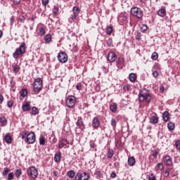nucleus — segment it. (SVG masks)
Wrapping results in <instances>:
<instances>
[{
    "label": "nucleus",
    "instance_id": "1a4fd4ad",
    "mask_svg": "<svg viewBox=\"0 0 180 180\" xmlns=\"http://www.w3.org/2000/svg\"><path fill=\"white\" fill-rule=\"evenodd\" d=\"M58 60L61 63H65L68 60V56L64 51L60 52L58 54Z\"/></svg>",
    "mask_w": 180,
    "mask_h": 180
},
{
    "label": "nucleus",
    "instance_id": "58836bf2",
    "mask_svg": "<svg viewBox=\"0 0 180 180\" xmlns=\"http://www.w3.org/2000/svg\"><path fill=\"white\" fill-rule=\"evenodd\" d=\"M112 32H113L112 27H111V26L108 27L107 29H106L107 34L111 35Z\"/></svg>",
    "mask_w": 180,
    "mask_h": 180
},
{
    "label": "nucleus",
    "instance_id": "dca6fc26",
    "mask_svg": "<svg viewBox=\"0 0 180 180\" xmlns=\"http://www.w3.org/2000/svg\"><path fill=\"white\" fill-rule=\"evenodd\" d=\"M62 158V153L60 151H58L55 153L53 160L56 163H58L60 162Z\"/></svg>",
    "mask_w": 180,
    "mask_h": 180
},
{
    "label": "nucleus",
    "instance_id": "7ed1b4c3",
    "mask_svg": "<svg viewBox=\"0 0 180 180\" xmlns=\"http://www.w3.org/2000/svg\"><path fill=\"white\" fill-rule=\"evenodd\" d=\"M42 88L43 80L40 77H38L34 82L33 92H34V94H39V92L42 91Z\"/></svg>",
    "mask_w": 180,
    "mask_h": 180
},
{
    "label": "nucleus",
    "instance_id": "338daca9",
    "mask_svg": "<svg viewBox=\"0 0 180 180\" xmlns=\"http://www.w3.org/2000/svg\"><path fill=\"white\" fill-rule=\"evenodd\" d=\"M165 91V86H160V92L162 93Z\"/></svg>",
    "mask_w": 180,
    "mask_h": 180
},
{
    "label": "nucleus",
    "instance_id": "0e129e2a",
    "mask_svg": "<svg viewBox=\"0 0 180 180\" xmlns=\"http://www.w3.org/2000/svg\"><path fill=\"white\" fill-rule=\"evenodd\" d=\"M110 177L112 179H115L117 177V174L115 172H112Z\"/></svg>",
    "mask_w": 180,
    "mask_h": 180
},
{
    "label": "nucleus",
    "instance_id": "4d7b16f0",
    "mask_svg": "<svg viewBox=\"0 0 180 180\" xmlns=\"http://www.w3.org/2000/svg\"><path fill=\"white\" fill-rule=\"evenodd\" d=\"M7 106H8V108H13V103L12 101H8L7 102Z\"/></svg>",
    "mask_w": 180,
    "mask_h": 180
},
{
    "label": "nucleus",
    "instance_id": "cd10ccee",
    "mask_svg": "<svg viewBox=\"0 0 180 180\" xmlns=\"http://www.w3.org/2000/svg\"><path fill=\"white\" fill-rule=\"evenodd\" d=\"M171 172V168H167L165 171H163L162 174L165 178H168Z\"/></svg>",
    "mask_w": 180,
    "mask_h": 180
},
{
    "label": "nucleus",
    "instance_id": "f704fd0d",
    "mask_svg": "<svg viewBox=\"0 0 180 180\" xmlns=\"http://www.w3.org/2000/svg\"><path fill=\"white\" fill-rule=\"evenodd\" d=\"M167 127L169 131H172V130H174V129H175V124H174L173 122H169L167 124Z\"/></svg>",
    "mask_w": 180,
    "mask_h": 180
},
{
    "label": "nucleus",
    "instance_id": "69168bd1",
    "mask_svg": "<svg viewBox=\"0 0 180 180\" xmlns=\"http://www.w3.org/2000/svg\"><path fill=\"white\" fill-rule=\"evenodd\" d=\"M136 39L141 40V33H138L136 35Z\"/></svg>",
    "mask_w": 180,
    "mask_h": 180
},
{
    "label": "nucleus",
    "instance_id": "bf43d9fd",
    "mask_svg": "<svg viewBox=\"0 0 180 180\" xmlns=\"http://www.w3.org/2000/svg\"><path fill=\"white\" fill-rule=\"evenodd\" d=\"M49 3V0H42L43 6H47Z\"/></svg>",
    "mask_w": 180,
    "mask_h": 180
},
{
    "label": "nucleus",
    "instance_id": "ddd939ff",
    "mask_svg": "<svg viewBox=\"0 0 180 180\" xmlns=\"http://www.w3.org/2000/svg\"><path fill=\"white\" fill-rule=\"evenodd\" d=\"M149 119L150 123H151L152 124H155L159 122V118L158 114L156 113H152Z\"/></svg>",
    "mask_w": 180,
    "mask_h": 180
},
{
    "label": "nucleus",
    "instance_id": "a18cd8bd",
    "mask_svg": "<svg viewBox=\"0 0 180 180\" xmlns=\"http://www.w3.org/2000/svg\"><path fill=\"white\" fill-rule=\"evenodd\" d=\"M46 33V30L44 28V27H40L39 28V34L41 35V36H43Z\"/></svg>",
    "mask_w": 180,
    "mask_h": 180
},
{
    "label": "nucleus",
    "instance_id": "49530a36",
    "mask_svg": "<svg viewBox=\"0 0 180 180\" xmlns=\"http://www.w3.org/2000/svg\"><path fill=\"white\" fill-rule=\"evenodd\" d=\"M175 147H176V149L180 152V140H177L176 141Z\"/></svg>",
    "mask_w": 180,
    "mask_h": 180
},
{
    "label": "nucleus",
    "instance_id": "ea45409f",
    "mask_svg": "<svg viewBox=\"0 0 180 180\" xmlns=\"http://www.w3.org/2000/svg\"><path fill=\"white\" fill-rule=\"evenodd\" d=\"M15 174L13 172H10L8 174L7 180H14Z\"/></svg>",
    "mask_w": 180,
    "mask_h": 180
},
{
    "label": "nucleus",
    "instance_id": "a19ab883",
    "mask_svg": "<svg viewBox=\"0 0 180 180\" xmlns=\"http://www.w3.org/2000/svg\"><path fill=\"white\" fill-rule=\"evenodd\" d=\"M141 31L142 32H146V31H147V30H148V25H146V24H143V25H142L141 26Z\"/></svg>",
    "mask_w": 180,
    "mask_h": 180
},
{
    "label": "nucleus",
    "instance_id": "9b49d317",
    "mask_svg": "<svg viewBox=\"0 0 180 180\" xmlns=\"http://www.w3.org/2000/svg\"><path fill=\"white\" fill-rule=\"evenodd\" d=\"M91 126L94 129H98L101 126V121L98 117L93 118L91 122Z\"/></svg>",
    "mask_w": 180,
    "mask_h": 180
},
{
    "label": "nucleus",
    "instance_id": "7c9ffc66",
    "mask_svg": "<svg viewBox=\"0 0 180 180\" xmlns=\"http://www.w3.org/2000/svg\"><path fill=\"white\" fill-rule=\"evenodd\" d=\"M28 95V91L26 89H23L21 91H20V96H22V98H25V96H27Z\"/></svg>",
    "mask_w": 180,
    "mask_h": 180
},
{
    "label": "nucleus",
    "instance_id": "c85d7f7f",
    "mask_svg": "<svg viewBox=\"0 0 180 180\" xmlns=\"http://www.w3.org/2000/svg\"><path fill=\"white\" fill-rule=\"evenodd\" d=\"M10 172H11L10 168L4 167L1 174L3 176H6L9 174Z\"/></svg>",
    "mask_w": 180,
    "mask_h": 180
},
{
    "label": "nucleus",
    "instance_id": "680f3d73",
    "mask_svg": "<svg viewBox=\"0 0 180 180\" xmlns=\"http://www.w3.org/2000/svg\"><path fill=\"white\" fill-rule=\"evenodd\" d=\"M13 2L15 5H18L21 3V0H13Z\"/></svg>",
    "mask_w": 180,
    "mask_h": 180
},
{
    "label": "nucleus",
    "instance_id": "423d86ee",
    "mask_svg": "<svg viewBox=\"0 0 180 180\" xmlns=\"http://www.w3.org/2000/svg\"><path fill=\"white\" fill-rule=\"evenodd\" d=\"M36 141V134L34 131H30L27 134L25 142L28 145L34 144Z\"/></svg>",
    "mask_w": 180,
    "mask_h": 180
},
{
    "label": "nucleus",
    "instance_id": "6ab92c4d",
    "mask_svg": "<svg viewBox=\"0 0 180 180\" xmlns=\"http://www.w3.org/2000/svg\"><path fill=\"white\" fill-rule=\"evenodd\" d=\"M4 141L7 144H11L13 141V137L9 134H6L4 136Z\"/></svg>",
    "mask_w": 180,
    "mask_h": 180
},
{
    "label": "nucleus",
    "instance_id": "4468645a",
    "mask_svg": "<svg viewBox=\"0 0 180 180\" xmlns=\"http://www.w3.org/2000/svg\"><path fill=\"white\" fill-rule=\"evenodd\" d=\"M117 58V56L115 52H109L108 55V60L110 61V63L115 62Z\"/></svg>",
    "mask_w": 180,
    "mask_h": 180
},
{
    "label": "nucleus",
    "instance_id": "f257e3e1",
    "mask_svg": "<svg viewBox=\"0 0 180 180\" xmlns=\"http://www.w3.org/2000/svg\"><path fill=\"white\" fill-rule=\"evenodd\" d=\"M26 52V44L22 42L20 46L15 49V51L13 53V57L15 59L19 58L20 56H22Z\"/></svg>",
    "mask_w": 180,
    "mask_h": 180
},
{
    "label": "nucleus",
    "instance_id": "20e7f679",
    "mask_svg": "<svg viewBox=\"0 0 180 180\" xmlns=\"http://www.w3.org/2000/svg\"><path fill=\"white\" fill-rule=\"evenodd\" d=\"M131 14L139 19H141L143 16V11L141 8L134 6L131 8Z\"/></svg>",
    "mask_w": 180,
    "mask_h": 180
},
{
    "label": "nucleus",
    "instance_id": "b1692460",
    "mask_svg": "<svg viewBox=\"0 0 180 180\" xmlns=\"http://www.w3.org/2000/svg\"><path fill=\"white\" fill-rule=\"evenodd\" d=\"M158 15L160 17H165L167 15V11L165 8H161L158 11Z\"/></svg>",
    "mask_w": 180,
    "mask_h": 180
},
{
    "label": "nucleus",
    "instance_id": "774afa93",
    "mask_svg": "<svg viewBox=\"0 0 180 180\" xmlns=\"http://www.w3.org/2000/svg\"><path fill=\"white\" fill-rule=\"evenodd\" d=\"M53 176H54L55 177H57V176H58V172H57V171H53Z\"/></svg>",
    "mask_w": 180,
    "mask_h": 180
},
{
    "label": "nucleus",
    "instance_id": "13d9d810",
    "mask_svg": "<svg viewBox=\"0 0 180 180\" xmlns=\"http://www.w3.org/2000/svg\"><path fill=\"white\" fill-rule=\"evenodd\" d=\"M90 147L91 148H96L97 147V145L94 142H91L90 143Z\"/></svg>",
    "mask_w": 180,
    "mask_h": 180
},
{
    "label": "nucleus",
    "instance_id": "3c124183",
    "mask_svg": "<svg viewBox=\"0 0 180 180\" xmlns=\"http://www.w3.org/2000/svg\"><path fill=\"white\" fill-rule=\"evenodd\" d=\"M127 18H128L127 16H125V15H121L119 18L120 20L123 21V22L127 21Z\"/></svg>",
    "mask_w": 180,
    "mask_h": 180
},
{
    "label": "nucleus",
    "instance_id": "603ef678",
    "mask_svg": "<svg viewBox=\"0 0 180 180\" xmlns=\"http://www.w3.org/2000/svg\"><path fill=\"white\" fill-rule=\"evenodd\" d=\"M131 88V86L129 84H125L124 86H123V90L124 91H129Z\"/></svg>",
    "mask_w": 180,
    "mask_h": 180
},
{
    "label": "nucleus",
    "instance_id": "aec40b11",
    "mask_svg": "<svg viewBox=\"0 0 180 180\" xmlns=\"http://www.w3.org/2000/svg\"><path fill=\"white\" fill-rule=\"evenodd\" d=\"M117 104L116 103H112L110 105V110L113 113H115V112L117 110Z\"/></svg>",
    "mask_w": 180,
    "mask_h": 180
},
{
    "label": "nucleus",
    "instance_id": "e2e57ef3",
    "mask_svg": "<svg viewBox=\"0 0 180 180\" xmlns=\"http://www.w3.org/2000/svg\"><path fill=\"white\" fill-rule=\"evenodd\" d=\"M4 101V96L0 94V105H1V103H3Z\"/></svg>",
    "mask_w": 180,
    "mask_h": 180
},
{
    "label": "nucleus",
    "instance_id": "412c9836",
    "mask_svg": "<svg viewBox=\"0 0 180 180\" xmlns=\"http://www.w3.org/2000/svg\"><path fill=\"white\" fill-rule=\"evenodd\" d=\"M136 164V159L134 157H130L128 159V165L130 167H134Z\"/></svg>",
    "mask_w": 180,
    "mask_h": 180
},
{
    "label": "nucleus",
    "instance_id": "4c0bfd02",
    "mask_svg": "<svg viewBox=\"0 0 180 180\" xmlns=\"http://www.w3.org/2000/svg\"><path fill=\"white\" fill-rule=\"evenodd\" d=\"M20 70V68L18 65L15 64V65H13V71L14 72H19Z\"/></svg>",
    "mask_w": 180,
    "mask_h": 180
},
{
    "label": "nucleus",
    "instance_id": "de8ad7c7",
    "mask_svg": "<svg viewBox=\"0 0 180 180\" xmlns=\"http://www.w3.org/2000/svg\"><path fill=\"white\" fill-rule=\"evenodd\" d=\"M27 130H24L22 133H21V138L22 139H25L26 136H27Z\"/></svg>",
    "mask_w": 180,
    "mask_h": 180
},
{
    "label": "nucleus",
    "instance_id": "6e6552de",
    "mask_svg": "<svg viewBox=\"0 0 180 180\" xmlns=\"http://www.w3.org/2000/svg\"><path fill=\"white\" fill-rule=\"evenodd\" d=\"M75 180H89V175L86 172H77L75 176Z\"/></svg>",
    "mask_w": 180,
    "mask_h": 180
},
{
    "label": "nucleus",
    "instance_id": "2f4dec72",
    "mask_svg": "<svg viewBox=\"0 0 180 180\" xmlns=\"http://www.w3.org/2000/svg\"><path fill=\"white\" fill-rule=\"evenodd\" d=\"M169 119V112L166 111L163 113V120L165 122H168Z\"/></svg>",
    "mask_w": 180,
    "mask_h": 180
},
{
    "label": "nucleus",
    "instance_id": "052dcab7",
    "mask_svg": "<svg viewBox=\"0 0 180 180\" xmlns=\"http://www.w3.org/2000/svg\"><path fill=\"white\" fill-rule=\"evenodd\" d=\"M76 89H77V91H82V84H77L76 85Z\"/></svg>",
    "mask_w": 180,
    "mask_h": 180
},
{
    "label": "nucleus",
    "instance_id": "c03bdc74",
    "mask_svg": "<svg viewBox=\"0 0 180 180\" xmlns=\"http://www.w3.org/2000/svg\"><path fill=\"white\" fill-rule=\"evenodd\" d=\"M95 174L99 178L103 177V172H102L101 170H96V172H95Z\"/></svg>",
    "mask_w": 180,
    "mask_h": 180
},
{
    "label": "nucleus",
    "instance_id": "f03ea898",
    "mask_svg": "<svg viewBox=\"0 0 180 180\" xmlns=\"http://www.w3.org/2000/svg\"><path fill=\"white\" fill-rule=\"evenodd\" d=\"M139 102H151L152 96L146 89L141 90L139 94Z\"/></svg>",
    "mask_w": 180,
    "mask_h": 180
},
{
    "label": "nucleus",
    "instance_id": "393cba45",
    "mask_svg": "<svg viewBox=\"0 0 180 180\" xmlns=\"http://www.w3.org/2000/svg\"><path fill=\"white\" fill-rule=\"evenodd\" d=\"M115 155V152L112 149L108 148V153H107V158L108 159H112Z\"/></svg>",
    "mask_w": 180,
    "mask_h": 180
},
{
    "label": "nucleus",
    "instance_id": "a878e982",
    "mask_svg": "<svg viewBox=\"0 0 180 180\" xmlns=\"http://www.w3.org/2000/svg\"><path fill=\"white\" fill-rule=\"evenodd\" d=\"M76 124L78 129H82V126H84V124L82 117L77 120Z\"/></svg>",
    "mask_w": 180,
    "mask_h": 180
},
{
    "label": "nucleus",
    "instance_id": "f3484780",
    "mask_svg": "<svg viewBox=\"0 0 180 180\" xmlns=\"http://www.w3.org/2000/svg\"><path fill=\"white\" fill-rule=\"evenodd\" d=\"M69 144V142L66 139H61L58 143V148L60 149L63 148L65 146H67Z\"/></svg>",
    "mask_w": 180,
    "mask_h": 180
},
{
    "label": "nucleus",
    "instance_id": "39448f33",
    "mask_svg": "<svg viewBox=\"0 0 180 180\" xmlns=\"http://www.w3.org/2000/svg\"><path fill=\"white\" fill-rule=\"evenodd\" d=\"M27 174L29 177L36 179L38 177L39 173L37 168L34 166H32L27 169Z\"/></svg>",
    "mask_w": 180,
    "mask_h": 180
},
{
    "label": "nucleus",
    "instance_id": "5fc2aeb1",
    "mask_svg": "<svg viewBox=\"0 0 180 180\" xmlns=\"http://www.w3.org/2000/svg\"><path fill=\"white\" fill-rule=\"evenodd\" d=\"M152 75L154 78H158V77H159V73L158 71H153Z\"/></svg>",
    "mask_w": 180,
    "mask_h": 180
},
{
    "label": "nucleus",
    "instance_id": "e433bc0d",
    "mask_svg": "<svg viewBox=\"0 0 180 180\" xmlns=\"http://www.w3.org/2000/svg\"><path fill=\"white\" fill-rule=\"evenodd\" d=\"M39 110L37 107H32V115H39Z\"/></svg>",
    "mask_w": 180,
    "mask_h": 180
},
{
    "label": "nucleus",
    "instance_id": "a211bd4d",
    "mask_svg": "<svg viewBox=\"0 0 180 180\" xmlns=\"http://www.w3.org/2000/svg\"><path fill=\"white\" fill-rule=\"evenodd\" d=\"M7 124H8V120L6 118L5 116H1L0 126H1V127H5V126H7Z\"/></svg>",
    "mask_w": 180,
    "mask_h": 180
},
{
    "label": "nucleus",
    "instance_id": "72a5a7b5",
    "mask_svg": "<svg viewBox=\"0 0 180 180\" xmlns=\"http://www.w3.org/2000/svg\"><path fill=\"white\" fill-rule=\"evenodd\" d=\"M46 144V139L44 136H41L39 137V145L40 146H45Z\"/></svg>",
    "mask_w": 180,
    "mask_h": 180
},
{
    "label": "nucleus",
    "instance_id": "8fccbe9b",
    "mask_svg": "<svg viewBox=\"0 0 180 180\" xmlns=\"http://www.w3.org/2000/svg\"><path fill=\"white\" fill-rule=\"evenodd\" d=\"M158 168L160 170V171H163L164 169V165L162 162H160L158 164Z\"/></svg>",
    "mask_w": 180,
    "mask_h": 180
},
{
    "label": "nucleus",
    "instance_id": "864d4df0",
    "mask_svg": "<svg viewBox=\"0 0 180 180\" xmlns=\"http://www.w3.org/2000/svg\"><path fill=\"white\" fill-rule=\"evenodd\" d=\"M148 180H156V176H155L154 174H151L148 176Z\"/></svg>",
    "mask_w": 180,
    "mask_h": 180
},
{
    "label": "nucleus",
    "instance_id": "2eb2a0df",
    "mask_svg": "<svg viewBox=\"0 0 180 180\" xmlns=\"http://www.w3.org/2000/svg\"><path fill=\"white\" fill-rule=\"evenodd\" d=\"M22 110L23 112H29V110H31L30 102H28V101L24 102L22 105Z\"/></svg>",
    "mask_w": 180,
    "mask_h": 180
},
{
    "label": "nucleus",
    "instance_id": "6e6d98bb",
    "mask_svg": "<svg viewBox=\"0 0 180 180\" xmlns=\"http://www.w3.org/2000/svg\"><path fill=\"white\" fill-rule=\"evenodd\" d=\"M158 153L159 152L158 150H153L152 151V155L154 157V158H157L158 155Z\"/></svg>",
    "mask_w": 180,
    "mask_h": 180
},
{
    "label": "nucleus",
    "instance_id": "79ce46f5",
    "mask_svg": "<svg viewBox=\"0 0 180 180\" xmlns=\"http://www.w3.org/2000/svg\"><path fill=\"white\" fill-rule=\"evenodd\" d=\"M59 13V8L58 6H54L53 8V13L54 15H57Z\"/></svg>",
    "mask_w": 180,
    "mask_h": 180
},
{
    "label": "nucleus",
    "instance_id": "5701e85b",
    "mask_svg": "<svg viewBox=\"0 0 180 180\" xmlns=\"http://www.w3.org/2000/svg\"><path fill=\"white\" fill-rule=\"evenodd\" d=\"M130 82H135L137 79V75L135 73H131L129 75Z\"/></svg>",
    "mask_w": 180,
    "mask_h": 180
},
{
    "label": "nucleus",
    "instance_id": "473e14b6",
    "mask_svg": "<svg viewBox=\"0 0 180 180\" xmlns=\"http://www.w3.org/2000/svg\"><path fill=\"white\" fill-rule=\"evenodd\" d=\"M124 63V58H123V57L118 58L117 61H116L117 65H123Z\"/></svg>",
    "mask_w": 180,
    "mask_h": 180
},
{
    "label": "nucleus",
    "instance_id": "0eeeda50",
    "mask_svg": "<svg viewBox=\"0 0 180 180\" xmlns=\"http://www.w3.org/2000/svg\"><path fill=\"white\" fill-rule=\"evenodd\" d=\"M76 97L74 96H69L66 100V105L68 108H74L76 105Z\"/></svg>",
    "mask_w": 180,
    "mask_h": 180
},
{
    "label": "nucleus",
    "instance_id": "09e8293b",
    "mask_svg": "<svg viewBox=\"0 0 180 180\" xmlns=\"http://www.w3.org/2000/svg\"><path fill=\"white\" fill-rule=\"evenodd\" d=\"M111 126H112V127H116L117 126V121L115 118H112L111 120Z\"/></svg>",
    "mask_w": 180,
    "mask_h": 180
},
{
    "label": "nucleus",
    "instance_id": "c756f323",
    "mask_svg": "<svg viewBox=\"0 0 180 180\" xmlns=\"http://www.w3.org/2000/svg\"><path fill=\"white\" fill-rule=\"evenodd\" d=\"M44 41H46L47 43H49L52 40V35L51 34H46L44 38Z\"/></svg>",
    "mask_w": 180,
    "mask_h": 180
},
{
    "label": "nucleus",
    "instance_id": "c9c22d12",
    "mask_svg": "<svg viewBox=\"0 0 180 180\" xmlns=\"http://www.w3.org/2000/svg\"><path fill=\"white\" fill-rule=\"evenodd\" d=\"M106 44L108 47H112L114 46L113 45V40L112 38H108V40L106 41Z\"/></svg>",
    "mask_w": 180,
    "mask_h": 180
},
{
    "label": "nucleus",
    "instance_id": "bb28decb",
    "mask_svg": "<svg viewBox=\"0 0 180 180\" xmlns=\"http://www.w3.org/2000/svg\"><path fill=\"white\" fill-rule=\"evenodd\" d=\"M67 176L71 179H74L75 176V172L74 170H70L67 172Z\"/></svg>",
    "mask_w": 180,
    "mask_h": 180
},
{
    "label": "nucleus",
    "instance_id": "9d476101",
    "mask_svg": "<svg viewBox=\"0 0 180 180\" xmlns=\"http://www.w3.org/2000/svg\"><path fill=\"white\" fill-rule=\"evenodd\" d=\"M163 162L167 167L173 166V159L170 155L163 157Z\"/></svg>",
    "mask_w": 180,
    "mask_h": 180
},
{
    "label": "nucleus",
    "instance_id": "f8f14e48",
    "mask_svg": "<svg viewBox=\"0 0 180 180\" xmlns=\"http://www.w3.org/2000/svg\"><path fill=\"white\" fill-rule=\"evenodd\" d=\"M80 11H81V9L78 6H74L72 8L73 15L71 16V19L75 20L77 18V16L79 15Z\"/></svg>",
    "mask_w": 180,
    "mask_h": 180
},
{
    "label": "nucleus",
    "instance_id": "37998d69",
    "mask_svg": "<svg viewBox=\"0 0 180 180\" xmlns=\"http://www.w3.org/2000/svg\"><path fill=\"white\" fill-rule=\"evenodd\" d=\"M158 57H159V56H158V53L157 52L153 53V54L151 56V58L154 60H158Z\"/></svg>",
    "mask_w": 180,
    "mask_h": 180
},
{
    "label": "nucleus",
    "instance_id": "4be33fe9",
    "mask_svg": "<svg viewBox=\"0 0 180 180\" xmlns=\"http://www.w3.org/2000/svg\"><path fill=\"white\" fill-rule=\"evenodd\" d=\"M22 171L21 169H15L14 175L17 179H19L20 178V176H22Z\"/></svg>",
    "mask_w": 180,
    "mask_h": 180
}]
</instances>
